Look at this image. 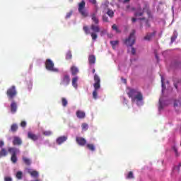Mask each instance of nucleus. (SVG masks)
Segmentation results:
<instances>
[{"instance_id":"obj_1","label":"nucleus","mask_w":181,"mask_h":181,"mask_svg":"<svg viewBox=\"0 0 181 181\" xmlns=\"http://www.w3.org/2000/svg\"><path fill=\"white\" fill-rule=\"evenodd\" d=\"M7 95L8 101L10 105L4 103V107L8 108V112L12 115H15L18 112V103L15 100L18 95V91L16 90V86H12L8 88L6 92Z\"/></svg>"},{"instance_id":"obj_2","label":"nucleus","mask_w":181,"mask_h":181,"mask_svg":"<svg viewBox=\"0 0 181 181\" xmlns=\"http://www.w3.org/2000/svg\"><path fill=\"white\" fill-rule=\"evenodd\" d=\"M161 77V97L158 100V113L162 114L165 107H168L170 104V100H165L163 95L165 94V90H166V86H165V78L163 75H160Z\"/></svg>"},{"instance_id":"obj_3","label":"nucleus","mask_w":181,"mask_h":181,"mask_svg":"<svg viewBox=\"0 0 181 181\" xmlns=\"http://www.w3.org/2000/svg\"><path fill=\"white\" fill-rule=\"evenodd\" d=\"M127 95L129 98H131L132 104H136L137 107H142L144 105V95L142 93L131 88L129 93H127Z\"/></svg>"},{"instance_id":"obj_4","label":"nucleus","mask_w":181,"mask_h":181,"mask_svg":"<svg viewBox=\"0 0 181 181\" xmlns=\"http://www.w3.org/2000/svg\"><path fill=\"white\" fill-rule=\"evenodd\" d=\"M135 30H132L129 37L124 40V45H127L128 52H129V50L132 51V56L135 55V53H136L135 48L132 47V46L135 45Z\"/></svg>"},{"instance_id":"obj_5","label":"nucleus","mask_w":181,"mask_h":181,"mask_svg":"<svg viewBox=\"0 0 181 181\" xmlns=\"http://www.w3.org/2000/svg\"><path fill=\"white\" fill-rule=\"evenodd\" d=\"M10 155H11V160L14 165L18 162V155H21V149L16 147H10L8 149Z\"/></svg>"},{"instance_id":"obj_6","label":"nucleus","mask_w":181,"mask_h":181,"mask_svg":"<svg viewBox=\"0 0 181 181\" xmlns=\"http://www.w3.org/2000/svg\"><path fill=\"white\" fill-rule=\"evenodd\" d=\"M45 68L48 71H52V73H59V69L54 67V63L50 59H47L45 61Z\"/></svg>"},{"instance_id":"obj_7","label":"nucleus","mask_w":181,"mask_h":181,"mask_svg":"<svg viewBox=\"0 0 181 181\" xmlns=\"http://www.w3.org/2000/svg\"><path fill=\"white\" fill-rule=\"evenodd\" d=\"M78 11L83 18L88 16V12H87L86 9V1L84 0H82L81 2L78 4Z\"/></svg>"},{"instance_id":"obj_8","label":"nucleus","mask_w":181,"mask_h":181,"mask_svg":"<svg viewBox=\"0 0 181 181\" xmlns=\"http://www.w3.org/2000/svg\"><path fill=\"white\" fill-rule=\"evenodd\" d=\"M70 84V75L67 74V72H64L61 76V82L60 85L64 86V87H67Z\"/></svg>"},{"instance_id":"obj_9","label":"nucleus","mask_w":181,"mask_h":181,"mask_svg":"<svg viewBox=\"0 0 181 181\" xmlns=\"http://www.w3.org/2000/svg\"><path fill=\"white\" fill-rule=\"evenodd\" d=\"M98 12V6L97 4H95V11L91 14V19L95 25H98V23H100V21L97 18Z\"/></svg>"},{"instance_id":"obj_10","label":"nucleus","mask_w":181,"mask_h":181,"mask_svg":"<svg viewBox=\"0 0 181 181\" xmlns=\"http://www.w3.org/2000/svg\"><path fill=\"white\" fill-rule=\"evenodd\" d=\"M94 81L95 83L93 84L94 90H98L101 87V84H100L101 79L100 78V76H98L97 74H95L94 75Z\"/></svg>"},{"instance_id":"obj_11","label":"nucleus","mask_w":181,"mask_h":181,"mask_svg":"<svg viewBox=\"0 0 181 181\" xmlns=\"http://www.w3.org/2000/svg\"><path fill=\"white\" fill-rule=\"evenodd\" d=\"M27 136L28 139H31V141L36 142V141L39 140V139L40 138V134H35L32 132H28L27 133Z\"/></svg>"},{"instance_id":"obj_12","label":"nucleus","mask_w":181,"mask_h":181,"mask_svg":"<svg viewBox=\"0 0 181 181\" xmlns=\"http://www.w3.org/2000/svg\"><path fill=\"white\" fill-rule=\"evenodd\" d=\"M12 142L14 146H21L22 145V139L18 136H14Z\"/></svg>"},{"instance_id":"obj_13","label":"nucleus","mask_w":181,"mask_h":181,"mask_svg":"<svg viewBox=\"0 0 181 181\" xmlns=\"http://www.w3.org/2000/svg\"><path fill=\"white\" fill-rule=\"evenodd\" d=\"M76 141L79 146H85V145H87V140L83 137L76 136Z\"/></svg>"},{"instance_id":"obj_14","label":"nucleus","mask_w":181,"mask_h":181,"mask_svg":"<svg viewBox=\"0 0 181 181\" xmlns=\"http://www.w3.org/2000/svg\"><path fill=\"white\" fill-rule=\"evenodd\" d=\"M68 137L67 136H61L58 138H57L56 139V144L57 145H62L63 144H64V142H66V141H67Z\"/></svg>"},{"instance_id":"obj_15","label":"nucleus","mask_w":181,"mask_h":181,"mask_svg":"<svg viewBox=\"0 0 181 181\" xmlns=\"http://www.w3.org/2000/svg\"><path fill=\"white\" fill-rule=\"evenodd\" d=\"M95 55L94 54H90L88 56V64L90 67H95Z\"/></svg>"},{"instance_id":"obj_16","label":"nucleus","mask_w":181,"mask_h":181,"mask_svg":"<svg viewBox=\"0 0 181 181\" xmlns=\"http://www.w3.org/2000/svg\"><path fill=\"white\" fill-rule=\"evenodd\" d=\"M155 36H156V31H153V33H148L144 37V40H152Z\"/></svg>"},{"instance_id":"obj_17","label":"nucleus","mask_w":181,"mask_h":181,"mask_svg":"<svg viewBox=\"0 0 181 181\" xmlns=\"http://www.w3.org/2000/svg\"><path fill=\"white\" fill-rule=\"evenodd\" d=\"M72 86L74 87V88H75V90H77V88H78V84L77 83L78 81V76H75L72 78Z\"/></svg>"},{"instance_id":"obj_18","label":"nucleus","mask_w":181,"mask_h":181,"mask_svg":"<svg viewBox=\"0 0 181 181\" xmlns=\"http://www.w3.org/2000/svg\"><path fill=\"white\" fill-rule=\"evenodd\" d=\"M76 114L77 118H78L79 119H84V118H86V112H84L83 111L77 110Z\"/></svg>"},{"instance_id":"obj_19","label":"nucleus","mask_w":181,"mask_h":181,"mask_svg":"<svg viewBox=\"0 0 181 181\" xmlns=\"http://www.w3.org/2000/svg\"><path fill=\"white\" fill-rule=\"evenodd\" d=\"M22 160L23 163H25V165H26L27 166H30V165H32V160L30 158L23 156Z\"/></svg>"},{"instance_id":"obj_20","label":"nucleus","mask_w":181,"mask_h":181,"mask_svg":"<svg viewBox=\"0 0 181 181\" xmlns=\"http://www.w3.org/2000/svg\"><path fill=\"white\" fill-rule=\"evenodd\" d=\"M28 173H30L31 177L33 179H37L39 177V172L36 170L28 171Z\"/></svg>"},{"instance_id":"obj_21","label":"nucleus","mask_w":181,"mask_h":181,"mask_svg":"<svg viewBox=\"0 0 181 181\" xmlns=\"http://www.w3.org/2000/svg\"><path fill=\"white\" fill-rule=\"evenodd\" d=\"M6 156H8V151L5 148H2L0 151V159L2 158H5Z\"/></svg>"},{"instance_id":"obj_22","label":"nucleus","mask_w":181,"mask_h":181,"mask_svg":"<svg viewBox=\"0 0 181 181\" xmlns=\"http://www.w3.org/2000/svg\"><path fill=\"white\" fill-rule=\"evenodd\" d=\"M177 31L176 30H174L173 34L171 37V41H170V45L173 44L175 42V40H176V39H177Z\"/></svg>"},{"instance_id":"obj_23","label":"nucleus","mask_w":181,"mask_h":181,"mask_svg":"<svg viewBox=\"0 0 181 181\" xmlns=\"http://www.w3.org/2000/svg\"><path fill=\"white\" fill-rule=\"evenodd\" d=\"M172 64L175 69H181V61L175 60L172 62Z\"/></svg>"},{"instance_id":"obj_24","label":"nucleus","mask_w":181,"mask_h":181,"mask_svg":"<svg viewBox=\"0 0 181 181\" xmlns=\"http://www.w3.org/2000/svg\"><path fill=\"white\" fill-rule=\"evenodd\" d=\"M86 148L90 151V152H95V146L93 144H87Z\"/></svg>"},{"instance_id":"obj_25","label":"nucleus","mask_w":181,"mask_h":181,"mask_svg":"<svg viewBox=\"0 0 181 181\" xmlns=\"http://www.w3.org/2000/svg\"><path fill=\"white\" fill-rule=\"evenodd\" d=\"M90 29L93 30V32H95V33H98V32H100V27L94 24L91 25Z\"/></svg>"},{"instance_id":"obj_26","label":"nucleus","mask_w":181,"mask_h":181,"mask_svg":"<svg viewBox=\"0 0 181 181\" xmlns=\"http://www.w3.org/2000/svg\"><path fill=\"white\" fill-rule=\"evenodd\" d=\"M135 16H142L144 15V11L141 7H139L134 13Z\"/></svg>"},{"instance_id":"obj_27","label":"nucleus","mask_w":181,"mask_h":181,"mask_svg":"<svg viewBox=\"0 0 181 181\" xmlns=\"http://www.w3.org/2000/svg\"><path fill=\"white\" fill-rule=\"evenodd\" d=\"M71 72L72 76H76L77 73H78V68L76 67V66H72L71 68Z\"/></svg>"},{"instance_id":"obj_28","label":"nucleus","mask_w":181,"mask_h":181,"mask_svg":"<svg viewBox=\"0 0 181 181\" xmlns=\"http://www.w3.org/2000/svg\"><path fill=\"white\" fill-rule=\"evenodd\" d=\"M120 101L123 104V105H128V100L124 96H121Z\"/></svg>"},{"instance_id":"obj_29","label":"nucleus","mask_w":181,"mask_h":181,"mask_svg":"<svg viewBox=\"0 0 181 181\" xmlns=\"http://www.w3.org/2000/svg\"><path fill=\"white\" fill-rule=\"evenodd\" d=\"M179 107H181V98L179 100L174 101V107L177 108Z\"/></svg>"},{"instance_id":"obj_30","label":"nucleus","mask_w":181,"mask_h":181,"mask_svg":"<svg viewBox=\"0 0 181 181\" xmlns=\"http://www.w3.org/2000/svg\"><path fill=\"white\" fill-rule=\"evenodd\" d=\"M110 5V2L108 0H105L103 3H102V8H103L105 10L108 9V6Z\"/></svg>"},{"instance_id":"obj_31","label":"nucleus","mask_w":181,"mask_h":181,"mask_svg":"<svg viewBox=\"0 0 181 181\" xmlns=\"http://www.w3.org/2000/svg\"><path fill=\"white\" fill-rule=\"evenodd\" d=\"M81 129H82V132H86V131H88V124H87V123H82Z\"/></svg>"},{"instance_id":"obj_32","label":"nucleus","mask_w":181,"mask_h":181,"mask_svg":"<svg viewBox=\"0 0 181 181\" xmlns=\"http://www.w3.org/2000/svg\"><path fill=\"white\" fill-rule=\"evenodd\" d=\"M16 177L18 180H21L23 177V173L22 171H18L16 174Z\"/></svg>"},{"instance_id":"obj_33","label":"nucleus","mask_w":181,"mask_h":181,"mask_svg":"<svg viewBox=\"0 0 181 181\" xmlns=\"http://www.w3.org/2000/svg\"><path fill=\"white\" fill-rule=\"evenodd\" d=\"M42 134L45 136H51V135H53V132H52L51 130L43 131Z\"/></svg>"},{"instance_id":"obj_34","label":"nucleus","mask_w":181,"mask_h":181,"mask_svg":"<svg viewBox=\"0 0 181 181\" xmlns=\"http://www.w3.org/2000/svg\"><path fill=\"white\" fill-rule=\"evenodd\" d=\"M72 57H73V54H71V50L67 51L66 54V59L71 60Z\"/></svg>"},{"instance_id":"obj_35","label":"nucleus","mask_w":181,"mask_h":181,"mask_svg":"<svg viewBox=\"0 0 181 181\" xmlns=\"http://www.w3.org/2000/svg\"><path fill=\"white\" fill-rule=\"evenodd\" d=\"M71 15H73V10L70 11L69 12L66 13L64 18L66 19V21H67L68 19H70V18H71Z\"/></svg>"},{"instance_id":"obj_36","label":"nucleus","mask_w":181,"mask_h":181,"mask_svg":"<svg viewBox=\"0 0 181 181\" xmlns=\"http://www.w3.org/2000/svg\"><path fill=\"white\" fill-rule=\"evenodd\" d=\"M112 30H115L116 33H121V30L118 29L117 25L114 24L112 25Z\"/></svg>"},{"instance_id":"obj_37","label":"nucleus","mask_w":181,"mask_h":181,"mask_svg":"<svg viewBox=\"0 0 181 181\" xmlns=\"http://www.w3.org/2000/svg\"><path fill=\"white\" fill-rule=\"evenodd\" d=\"M107 14L110 18H114V11H112V9L108 8Z\"/></svg>"},{"instance_id":"obj_38","label":"nucleus","mask_w":181,"mask_h":181,"mask_svg":"<svg viewBox=\"0 0 181 181\" xmlns=\"http://www.w3.org/2000/svg\"><path fill=\"white\" fill-rule=\"evenodd\" d=\"M18 129V124H13L11 127V132H15Z\"/></svg>"},{"instance_id":"obj_39","label":"nucleus","mask_w":181,"mask_h":181,"mask_svg":"<svg viewBox=\"0 0 181 181\" xmlns=\"http://www.w3.org/2000/svg\"><path fill=\"white\" fill-rule=\"evenodd\" d=\"M134 173H132V171L129 172L126 175V179H134Z\"/></svg>"},{"instance_id":"obj_40","label":"nucleus","mask_w":181,"mask_h":181,"mask_svg":"<svg viewBox=\"0 0 181 181\" xmlns=\"http://www.w3.org/2000/svg\"><path fill=\"white\" fill-rule=\"evenodd\" d=\"M98 90H94L93 92V98L94 100H98Z\"/></svg>"},{"instance_id":"obj_41","label":"nucleus","mask_w":181,"mask_h":181,"mask_svg":"<svg viewBox=\"0 0 181 181\" xmlns=\"http://www.w3.org/2000/svg\"><path fill=\"white\" fill-rule=\"evenodd\" d=\"M118 43H119L118 40L110 41V45L113 49H115V46H117Z\"/></svg>"},{"instance_id":"obj_42","label":"nucleus","mask_w":181,"mask_h":181,"mask_svg":"<svg viewBox=\"0 0 181 181\" xmlns=\"http://www.w3.org/2000/svg\"><path fill=\"white\" fill-rule=\"evenodd\" d=\"M83 29L86 35H90V28H88V26H83Z\"/></svg>"},{"instance_id":"obj_43","label":"nucleus","mask_w":181,"mask_h":181,"mask_svg":"<svg viewBox=\"0 0 181 181\" xmlns=\"http://www.w3.org/2000/svg\"><path fill=\"white\" fill-rule=\"evenodd\" d=\"M62 103L63 107H67L68 102H67V99H66V98H62Z\"/></svg>"},{"instance_id":"obj_44","label":"nucleus","mask_w":181,"mask_h":181,"mask_svg":"<svg viewBox=\"0 0 181 181\" xmlns=\"http://www.w3.org/2000/svg\"><path fill=\"white\" fill-rule=\"evenodd\" d=\"M90 36H91L93 40H97V37H98V36L96 35L95 33H90Z\"/></svg>"},{"instance_id":"obj_45","label":"nucleus","mask_w":181,"mask_h":181,"mask_svg":"<svg viewBox=\"0 0 181 181\" xmlns=\"http://www.w3.org/2000/svg\"><path fill=\"white\" fill-rule=\"evenodd\" d=\"M33 86V83L32 82V81H30L28 86V91H30V90H32Z\"/></svg>"},{"instance_id":"obj_46","label":"nucleus","mask_w":181,"mask_h":181,"mask_svg":"<svg viewBox=\"0 0 181 181\" xmlns=\"http://www.w3.org/2000/svg\"><path fill=\"white\" fill-rule=\"evenodd\" d=\"M28 125V123L26 122V121H23L21 123V127L22 128H26V126Z\"/></svg>"},{"instance_id":"obj_47","label":"nucleus","mask_w":181,"mask_h":181,"mask_svg":"<svg viewBox=\"0 0 181 181\" xmlns=\"http://www.w3.org/2000/svg\"><path fill=\"white\" fill-rule=\"evenodd\" d=\"M44 144H45V145H48V146H49V147L54 148V146H52V144H50V143L49 142V140L45 141H44Z\"/></svg>"},{"instance_id":"obj_48","label":"nucleus","mask_w":181,"mask_h":181,"mask_svg":"<svg viewBox=\"0 0 181 181\" xmlns=\"http://www.w3.org/2000/svg\"><path fill=\"white\" fill-rule=\"evenodd\" d=\"M173 151L175 152L176 156H179V153H177V148L176 146H173Z\"/></svg>"},{"instance_id":"obj_49","label":"nucleus","mask_w":181,"mask_h":181,"mask_svg":"<svg viewBox=\"0 0 181 181\" xmlns=\"http://www.w3.org/2000/svg\"><path fill=\"white\" fill-rule=\"evenodd\" d=\"M103 22H108V16H107V15H103Z\"/></svg>"},{"instance_id":"obj_50","label":"nucleus","mask_w":181,"mask_h":181,"mask_svg":"<svg viewBox=\"0 0 181 181\" xmlns=\"http://www.w3.org/2000/svg\"><path fill=\"white\" fill-rule=\"evenodd\" d=\"M4 181H13L12 177L9 176L4 177Z\"/></svg>"},{"instance_id":"obj_51","label":"nucleus","mask_w":181,"mask_h":181,"mask_svg":"<svg viewBox=\"0 0 181 181\" xmlns=\"http://www.w3.org/2000/svg\"><path fill=\"white\" fill-rule=\"evenodd\" d=\"M145 26H146V29H148V28H151V24L149 23V21L147 20L146 21Z\"/></svg>"},{"instance_id":"obj_52","label":"nucleus","mask_w":181,"mask_h":181,"mask_svg":"<svg viewBox=\"0 0 181 181\" xmlns=\"http://www.w3.org/2000/svg\"><path fill=\"white\" fill-rule=\"evenodd\" d=\"M107 35V30H103L100 32V36H105Z\"/></svg>"},{"instance_id":"obj_53","label":"nucleus","mask_w":181,"mask_h":181,"mask_svg":"<svg viewBox=\"0 0 181 181\" xmlns=\"http://www.w3.org/2000/svg\"><path fill=\"white\" fill-rule=\"evenodd\" d=\"M90 4L92 5H97V0H89Z\"/></svg>"},{"instance_id":"obj_54","label":"nucleus","mask_w":181,"mask_h":181,"mask_svg":"<svg viewBox=\"0 0 181 181\" xmlns=\"http://www.w3.org/2000/svg\"><path fill=\"white\" fill-rule=\"evenodd\" d=\"M4 146H5V142H4V141L1 140L0 141V148H4Z\"/></svg>"},{"instance_id":"obj_55","label":"nucleus","mask_w":181,"mask_h":181,"mask_svg":"<svg viewBox=\"0 0 181 181\" xmlns=\"http://www.w3.org/2000/svg\"><path fill=\"white\" fill-rule=\"evenodd\" d=\"M89 69H90L92 70V73L94 74V73H95V69H94L93 67H91V66H89Z\"/></svg>"},{"instance_id":"obj_56","label":"nucleus","mask_w":181,"mask_h":181,"mask_svg":"<svg viewBox=\"0 0 181 181\" xmlns=\"http://www.w3.org/2000/svg\"><path fill=\"white\" fill-rule=\"evenodd\" d=\"M175 8L176 9V5L174 4V5L172 6V12H173V14L175 13Z\"/></svg>"},{"instance_id":"obj_57","label":"nucleus","mask_w":181,"mask_h":181,"mask_svg":"<svg viewBox=\"0 0 181 181\" xmlns=\"http://www.w3.org/2000/svg\"><path fill=\"white\" fill-rule=\"evenodd\" d=\"M136 21H137V19H136V18H133L132 19V23H135V22H136Z\"/></svg>"},{"instance_id":"obj_58","label":"nucleus","mask_w":181,"mask_h":181,"mask_svg":"<svg viewBox=\"0 0 181 181\" xmlns=\"http://www.w3.org/2000/svg\"><path fill=\"white\" fill-rule=\"evenodd\" d=\"M122 81H123V83L124 84H127V79L124 78H122Z\"/></svg>"},{"instance_id":"obj_59","label":"nucleus","mask_w":181,"mask_h":181,"mask_svg":"<svg viewBox=\"0 0 181 181\" xmlns=\"http://www.w3.org/2000/svg\"><path fill=\"white\" fill-rule=\"evenodd\" d=\"M32 69H33V64L30 65V71H32Z\"/></svg>"},{"instance_id":"obj_60","label":"nucleus","mask_w":181,"mask_h":181,"mask_svg":"<svg viewBox=\"0 0 181 181\" xmlns=\"http://www.w3.org/2000/svg\"><path fill=\"white\" fill-rule=\"evenodd\" d=\"M155 56H156V59L157 62H158L159 61V57L158 56L157 54H156Z\"/></svg>"},{"instance_id":"obj_61","label":"nucleus","mask_w":181,"mask_h":181,"mask_svg":"<svg viewBox=\"0 0 181 181\" xmlns=\"http://www.w3.org/2000/svg\"><path fill=\"white\" fill-rule=\"evenodd\" d=\"M107 37L111 39V37H112V34H107Z\"/></svg>"},{"instance_id":"obj_62","label":"nucleus","mask_w":181,"mask_h":181,"mask_svg":"<svg viewBox=\"0 0 181 181\" xmlns=\"http://www.w3.org/2000/svg\"><path fill=\"white\" fill-rule=\"evenodd\" d=\"M180 166H181V163H180V164L178 165V167L177 168L178 172H179V170H180Z\"/></svg>"},{"instance_id":"obj_63","label":"nucleus","mask_w":181,"mask_h":181,"mask_svg":"<svg viewBox=\"0 0 181 181\" xmlns=\"http://www.w3.org/2000/svg\"><path fill=\"white\" fill-rule=\"evenodd\" d=\"M131 0H124V4H127V2H129Z\"/></svg>"},{"instance_id":"obj_64","label":"nucleus","mask_w":181,"mask_h":181,"mask_svg":"<svg viewBox=\"0 0 181 181\" xmlns=\"http://www.w3.org/2000/svg\"><path fill=\"white\" fill-rule=\"evenodd\" d=\"M135 60H136V59H131L130 62H131V63H132L133 62H135Z\"/></svg>"}]
</instances>
